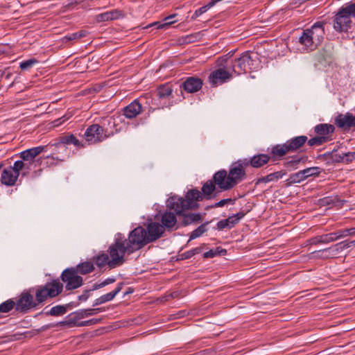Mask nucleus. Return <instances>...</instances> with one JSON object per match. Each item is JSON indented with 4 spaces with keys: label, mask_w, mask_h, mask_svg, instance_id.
Listing matches in <instances>:
<instances>
[{
    "label": "nucleus",
    "mask_w": 355,
    "mask_h": 355,
    "mask_svg": "<svg viewBox=\"0 0 355 355\" xmlns=\"http://www.w3.org/2000/svg\"><path fill=\"white\" fill-rule=\"evenodd\" d=\"M247 159H241L232 163L227 171L221 169L214 173V180L220 191L232 189L246 178Z\"/></svg>",
    "instance_id": "obj_1"
},
{
    "label": "nucleus",
    "mask_w": 355,
    "mask_h": 355,
    "mask_svg": "<svg viewBox=\"0 0 355 355\" xmlns=\"http://www.w3.org/2000/svg\"><path fill=\"white\" fill-rule=\"evenodd\" d=\"M203 200L201 192L197 189L189 190L184 198L172 196L167 200V207L174 210L178 215L189 209H195L198 207V202Z\"/></svg>",
    "instance_id": "obj_2"
},
{
    "label": "nucleus",
    "mask_w": 355,
    "mask_h": 355,
    "mask_svg": "<svg viewBox=\"0 0 355 355\" xmlns=\"http://www.w3.org/2000/svg\"><path fill=\"white\" fill-rule=\"evenodd\" d=\"M355 24V3L340 7L334 17L333 27L337 32H347Z\"/></svg>",
    "instance_id": "obj_3"
},
{
    "label": "nucleus",
    "mask_w": 355,
    "mask_h": 355,
    "mask_svg": "<svg viewBox=\"0 0 355 355\" xmlns=\"http://www.w3.org/2000/svg\"><path fill=\"white\" fill-rule=\"evenodd\" d=\"M33 295L37 306L43 304L48 299H52L59 295L63 290V284L58 279L46 282L44 285L30 288Z\"/></svg>",
    "instance_id": "obj_4"
},
{
    "label": "nucleus",
    "mask_w": 355,
    "mask_h": 355,
    "mask_svg": "<svg viewBox=\"0 0 355 355\" xmlns=\"http://www.w3.org/2000/svg\"><path fill=\"white\" fill-rule=\"evenodd\" d=\"M227 60L231 62V69L234 74L241 75L256 69L257 55L250 51H245L239 58H233L227 54Z\"/></svg>",
    "instance_id": "obj_5"
},
{
    "label": "nucleus",
    "mask_w": 355,
    "mask_h": 355,
    "mask_svg": "<svg viewBox=\"0 0 355 355\" xmlns=\"http://www.w3.org/2000/svg\"><path fill=\"white\" fill-rule=\"evenodd\" d=\"M216 67L208 76V80L212 86L222 85L232 78L234 73L231 69V62L227 60L225 55L217 59Z\"/></svg>",
    "instance_id": "obj_6"
},
{
    "label": "nucleus",
    "mask_w": 355,
    "mask_h": 355,
    "mask_svg": "<svg viewBox=\"0 0 355 355\" xmlns=\"http://www.w3.org/2000/svg\"><path fill=\"white\" fill-rule=\"evenodd\" d=\"M127 248L128 245L125 243V239L122 237L121 234H118L114 243L109 246L107 250L110 258V268H114L122 265L125 261V254H130L132 253L131 250H128Z\"/></svg>",
    "instance_id": "obj_7"
},
{
    "label": "nucleus",
    "mask_w": 355,
    "mask_h": 355,
    "mask_svg": "<svg viewBox=\"0 0 355 355\" xmlns=\"http://www.w3.org/2000/svg\"><path fill=\"white\" fill-rule=\"evenodd\" d=\"M146 239V229L140 226L137 227L132 230L129 233L128 238L125 239L127 248L133 253L149 243Z\"/></svg>",
    "instance_id": "obj_8"
},
{
    "label": "nucleus",
    "mask_w": 355,
    "mask_h": 355,
    "mask_svg": "<svg viewBox=\"0 0 355 355\" xmlns=\"http://www.w3.org/2000/svg\"><path fill=\"white\" fill-rule=\"evenodd\" d=\"M16 311L27 313L37 307L31 288L24 290L15 300Z\"/></svg>",
    "instance_id": "obj_9"
},
{
    "label": "nucleus",
    "mask_w": 355,
    "mask_h": 355,
    "mask_svg": "<svg viewBox=\"0 0 355 355\" xmlns=\"http://www.w3.org/2000/svg\"><path fill=\"white\" fill-rule=\"evenodd\" d=\"M60 278L64 284L67 291H72L80 287L83 284V279L72 267L66 268L61 274Z\"/></svg>",
    "instance_id": "obj_10"
},
{
    "label": "nucleus",
    "mask_w": 355,
    "mask_h": 355,
    "mask_svg": "<svg viewBox=\"0 0 355 355\" xmlns=\"http://www.w3.org/2000/svg\"><path fill=\"white\" fill-rule=\"evenodd\" d=\"M21 166V164L15 162L12 166L4 168L1 172V183L6 186L15 185L20 175L17 169L20 168Z\"/></svg>",
    "instance_id": "obj_11"
},
{
    "label": "nucleus",
    "mask_w": 355,
    "mask_h": 355,
    "mask_svg": "<svg viewBox=\"0 0 355 355\" xmlns=\"http://www.w3.org/2000/svg\"><path fill=\"white\" fill-rule=\"evenodd\" d=\"M84 138L89 144H97L106 139L98 123L92 124L86 129Z\"/></svg>",
    "instance_id": "obj_12"
},
{
    "label": "nucleus",
    "mask_w": 355,
    "mask_h": 355,
    "mask_svg": "<svg viewBox=\"0 0 355 355\" xmlns=\"http://www.w3.org/2000/svg\"><path fill=\"white\" fill-rule=\"evenodd\" d=\"M324 24L321 21L315 23L311 28L305 29L311 36L316 48L322 42L324 36Z\"/></svg>",
    "instance_id": "obj_13"
},
{
    "label": "nucleus",
    "mask_w": 355,
    "mask_h": 355,
    "mask_svg": "<svg viewBox=\"0 0 355 355\" xmlns=\"http://www.w3.org/2000/svg\"><path fill=\"white\" fill-rule=\"evenodd\" d=\"M102 130L105 137L107 138L110 137L118 131L116 128V120L112 116H106L101 118L98 123Z\"/></svg>",
    "instance_id": "obj_14"
},
{
    "label": "nucleus",
    "mask_w": 355,
    "mask_h": 355,
    "mask_svg": "<svg viewBox=\"0 0 355 355\" xmlns=\"http://www.w3.org/2000/svg\"><path fill=\"white\" fill-rule=\"evenodd\" d=\"M146 237L148 241L152 243L159 239L164 232V227L158 223H150L146 228Z\"/></svg>",
    "instance_id": "obj_15"
},
{
    "label": "nucleus",
    "mask_w": 355,
    "mask_h": 355,
    "mask_svg": "<svg viewBox=\"0 0 355 355\" xmlns=\"http://www.w3.org/2000/svg\"><path fill=\"white\" fill-rule=\"evenodd\" d=\"M73 144L78 148L84 147V145L73 134L67 135L62 136L60 138V141L58 144H55V147L60 150L67 152L68 149L66 145Z\"/></svg>",
    "instance_id": "obj_16"
},
{
    "label": "nucleus",
    "mask_w": 355,
    "mask_h": 355,
    "mask_svg": "<svg viewBox=\"0 0 355 355\" xmlns=\"http://www.w3.org/2000/svg\"><path fill=\"white\" fill-rule=\"evenodd\" d=\"M216 187L218 188V184L214 180V175L212 179L208 180L202 184V187L201 188V196L203 200L214 199L216 196V193H215Z\"/></svg>",
    "instance_id": "obj_17"
},
{
    "label": "nucleus",
    "mask_w": 355,
    "mask_h": 355,
    "mask_svg": "<svg viewBox=\"0 0 355 355\" xmlns=\"http://www.w3.org/2000/svg\"><path fill=\"white\" fill-rule=\"evenodd\" d=\"M334 124L343 130H349L352 128V114H338L334 119Z\"/></svg>",
    "instance_id": "obj_18"
},
{
    "label": "nucleus",
    "mask_w": 355,
    "mask_h": 355,
    "mask_svg": "<svg viewBox=\"0 0 355 355\" xmlns=\"http://www.w3.org/2000/svg\"><path fill=\"white\" fill-rule=\"evenodd\" d=\"M46 148V146H40L25 150L19 153V157L24 162H32L37 155L45 151Z\"/></svg>",
    "instance_id": "obj_19"
},
{
    "label": "nucleus",
    "mask_w": 355,
    "mask_h": 355,
    "mask_svg": "<svg viewBox=\"0 0 355 355\" xmlns=\"http://www.w3.org/2000/svg\"><path fill=\"white\" fill-rule=\"evenodd\" d=\"M202 80L197 77H188L182 83L183 89L188 93H194L202 88Z\"/></svg>",
    "instance_id": "obj_20"
},
{
    "label": "nucleus",
    "mask_w": 355,
    "mask_h": 355,
    "mask_svg": "<svg viewBox=\"0 0 355 355\" xmlns=\"http://www.w3.org/2000/svg\"><path fill=\"white\" fill-rule=\"evenodd\" d=\"M307 141V137L304 135L294 137L286 141L291 153L301 149Z\"/></svg>",
    "instance_id": "obj_21"
},
{
    "label": "nucleus",
    "mask_w": 355,
    "mask_h": 355,
    "mask_svg": "<svg viewBox=\"0 0 355 355\" xmlns=\"http://www.w3.org/2000/svg\"><path fill=\"white\" fill-rule=\"evenodd\" d=\"M270 159V156L267 154L255 155L250 159H247L248 167L260 168L266 164Z\"/></svg>",
    "instance_id": "obj_22"
},
{
    "label": "nucleus",
    "mask_w": 355,
    "mask_h": 355,
    "mask_svg": "<svg viewBox=\"0 0 355 355\" xmlns=\"http://www.w3.org/2000/svg\"><path fill=\"white\" fill-rule=\"evenodd\" d=\"M141 105L137 100H135L123 109V115L128 119L135 118L141 111Z\"/></svg>",
    "instance_id": "obj_23"
},
{
    "label": "nucleus",
    "mask_w": 355,
    "mask_h": 355,
    "mask_svg": "<svg viewBox=\"0 0 355 355\" xmlns=\"http://www.w3.org/2000/svg\"><path fill=\"white\" fill-rule=\"evenodd\" d=\"M314 130L317 135L324 137L327 141H328L331 139V135L334 132L335 128L331 124L322 123L317 125Z\"/></svg>",
    "instance_id": "obj_24"
},
{
    "label": "nucleus",
    "mask_w": 355,
    "mask_h": 355,
    "mask_svg": "<svg viewBox=\"0 0 355 355\" xmlns=\"http://www.w3.org/2000/svg\"><path fill=\"white\" fill-rule=\"evenodd\" d=\"M336 241V237L334 232H331L326 234H322L313 237L309 240V244L311 245H318V244H327Z\"/></svg>",
    "instance_id": "obj_25"
},
{
    "label": "nucleus",
    "mask_w": 355,
    "mask_h": 355,
    "mask_svg": "<svg viewBox=\"0 0 355 355\" xmlns=\"http://www.w3.org/2000/svg\"><path fill=\"white\" fill-rule=\"evenodd\" d=\"M286 174L285 171L281 170L266 176L261 177L255 180V185H259L261 183H268L270 182H277L279 179L282 178Z\"/></svg>",
    "instance_id": "obj_26"
},
{
    "label": "nucleus",
    "mask_w": 355,
    "mask_h": 355,
    "mask_svg": "<svg viewBox=\"0 0 355 355\" xmlns=\"http://www.w3.org/2000/svg\"><path fill=\"white\" fill-rule=\"evenodd\" d=\"M173 86L166 83L159 86L156 91V95L159 101L168 99L173 94Z\"/></svg>",
    "instance_id": "obj_27"
},
{
    "label": "nucleus",
    "mask_w": 355,
    "mask_h": 355,
    "mask_svg": "<svg viewBox=\"0 0 355 355\" xmlns=\"http://www.w3.org/2000/svg\"><path fill=\"white\" fill-rule=\"evenodd\" d=\"M290 150L286 144H277L272 147L270 154L274 159H279L288 153H290Z\"/></svg>",
    "instance_id": "obj_28"
},
{
    "label": "nucleus",
    "mask_w": 355,
    "mask_h": 355,
    "mask_svg": "<svg viewBox=\"0 0 355 355\" xmlns=\"http://www.w3.org/2000/svg\"><path fill=\"white\" fill-rule=\"evenodd\" d=\"M175 215L178 214L171 211H166L162 214L161 221L164 228L170 229L175 225L177 223Z\"/></svg>",
    "instance_id": "obj_29"
},
{
    "label": "nucleus",
    "mask_w": 355,
    "mask_h": 355,
    "mask_svg": "<svg viewBox=\"0 0 355 355\" xmlns=\"http://www.w3.org/2000/svg\"><path fill=\"white\" fill-rule=\"evenodd\" d=\"M299 42L303 46L304 49L307 51H313L317 49L313 41L311 40V36L306 30L303 31L302 35L299 38Z\"/></svg>",
    "instance_id": "obj_30"
},
{
    "label": "nucleus",
    "mask_w": 355,
    "mask_h": 355,
    "mask_svg": "<svg viewBox=\"0 0 355 355\" xmlns=\"http://www.w3.org/2000/svg\"><path fill=\"white\" fill-rule=\"evenodd\" d=\"M78 275H87L94 270V264L92 261L80 263L75 267H72Z\"/></svg>",
    "instance_id": "obj_31"
},
{
    "label": "nucleus",
    "mask_w": 355,
    "mask_h": 355,
    "mask_svg": "<svg viewBox=\"0 0 355 355\" xmlns=\"http://www.w3.org/2000/svg\"><path fill=\"white\" fill-rule=\"evenodd\" d=\"M93 262L97 266L98 268H102L107 265L110 268V258L109 254L103 252L96 257L92 258Z\"/></svg>",
    "instance_id": "obj_32"
},
{
    "label": "nucleus",
    "mask_w": 355,
    "mask_h": 355,
    "mask_svg": "<svg viewBox=\"0 0 355 355\" xmlns=\"http://www.w3.org/2000/svg\"><path fill=\"white\" fill-rule=\"evenodd\" d=\"M334 248H335V245H334L329 248L316 251L315 252L317 254V257H318L320 258H322V259L331 258V257H334L338 255L340 252H337L336 250H335Z\"/></svg>",
    "instance_id": "obj_33"
},
{
    "label": "nucleus",
    "mask_w": 355,
    "mask_h": 355,
    "mask_svg": "<svg viewBox=\"0 0 355 355\" xmlns=\"http://www.w3.org/2000/svg\"><path fill=\"white\" fill-rule=\"evenodd\" d=\"M105 311V309L103 307L82 309L77 312V315L78 318H85Z\"/></svg>",
    "instance_id": "obj_34"
},
{
    "label": "nucleus",
    "mask_w": 355,
    "mask_h": 355,
    "mask_svg": "<svg viewBox=\"0 0 355 355\" xmlns=\"http://www.w3.org/2000/svg\"><path fill=\"white\" fill-rule=\"evenodd\" d=\"M123 285H124L123 282H121V283L118 284L117 286L114 288V290H113L112 291H111L107 294H105V295L101 296V301H103V303H105L107 302H110V301L112 300L115 297V296L121 291Z\"/></svg>",
    "instance_id": "obj_35"
},
{
    "label": "nucleus",
    "mask_w": 355,
    "mask_h": 355,
    "mask_svg": "<svg viewBox=\"0 0 355 355\" xmlns=\"http://www.w3.org/2000/svg\"><path fill=\"white\" fill-rule=\"evenodd\" d=\"M227 254V250L221 247H217L211 249L203 254L205 259L213 258L216 256H223Z\"/></svg>",
    "instance_id": "obj_36"
},
{
    "label": "nucleus",
    "mask_w": 355,
    "mask_h": 355,
    "mask_svg": "<svg viewBox=\"0 0 355 355\" xmlns=\"http://www.w3.org/2000/svg\"><path fill=\"white\" fill-rule=\"evenodd\" d=\"M202 220L201 215L198 213H189L184 214L183 218V223L184 225H188L192 223L199 222Z\"/></svg>",
    "instance_id": "obj_37"
},
{
    "label": "nucleus",
    "mask_w": 355,
    "mask_h": 355,
    "mask_svg": "<svg viewBox=\"0 0 355 355\" xmlns=\"http://www.w3.org/2000/svg\"><path fill=\"white\" fill-rule=\"evenodd\" d=\"M14 308L16 309L15 301L12 299L7 300L0 304V313H7Z\"/></svg>",
    "instance_id": "obj_38"
},
{
    "label": "nucleus",
    "mask_w": 355,
    "mask_h": 355,
    "mask_svg": "<svg viewBox=\"0 0 355 355\" xmlns=\"http://www.w3.org/2000/svg\"><path fill=\"white\" fill-rule=\"evenodd\" d=\"M305 180L304 173L302 171H300L290 175L289 178L287 180L288 185H291L296 183H300Z\"/></svg>",
    "instance_id": "obj_39"
},
{
    "label": "nucleus",
    "mask_w": 355,
    "mask_h": 355,
    "mask_svg": "<svg viewBox=\"0 0 355 355\" xmlns=\"http://www.w3.org/2000/svg\"><path fill=\"white\" fill-rule=\"evenodd\" d=\"M335 234L336 237V241L345 238L347 236H354L355 227L339 230L335 232Z\"/></svg>",
    "instance_id": "obj_40"
},
{
    "label": "nucleus",
    "mask_w": 355,
    "mask_h": 355,
    "mask_svg": "<svg viewBox=\"0 0 355 355\" xmlns=\"http://www.w3.org/2000/svg\"><path fill=\"white\" fill-rule=\"evenodd\" d=\"M302 171L304 173L305 180L310 177H317L321 173V168L317 166L306 168Z\"/></svg>",
    "instance_id": "obj_41"
},
{
    "label": "nucleus",
    "mask_w": 355,
    "mask_h": 355,
    "mask_svg": "<svg viewBox=\"0 0 355 355\" xmlns=\"http://www.w3.org/2000/svg\"><path fill=\"white\" fill-rule=\"evenodd\" d=\"M67 312V308L62 305H57L52 307L49 311L46 312V315L52 316H60L64 315Z\"/></svg>",
    "instance_id": "obj_42"
},
{
    "label": "nucleus",
    "mask_w": 355,
    "mask_h": 355,
    "mask_svg": "<svg viewBox=\"0 0 355 355\" xmlns=\"http://www.w3.org/2000/svg\"><path fill=\"white\" fill-rule=\"evenodd\" d=\"M352 246H355V239L352 241H344L335 244V250L337 252H343V250L348 249Z\"/></svg>",
    "instance_id": "obj_43"
},
{
    "label": "nucleus",
    "mask_w": 355,
    "mask_h": 355,
    "mask_svg": "<svg viewBox=\"0 0 355 355\" xmlns=\"http://www.w3.org/2000/svg\"><path fill=\"white\" fill-rule=\"evenodd\" d=\"M206 225L207 223H203L193 230L190 234L189 242L200 236L203 233H205L207 231Z\"/></svg>",
    "instance_id": "obj_44"
},
{
    "label": "nucleus",
    "mask_w": 355,
    "mask_h": 355,
    "mask_svg": "<svg viewBox=\"0 0 355 355\" xmlns=\"http://www.w3.org/2000/svg\"><path fill=\"white\" fill-rule=\"evenodd\" d=\"M306 142L310 146H318L327 142V139H325L324 137L317 135L316 137H314L309 140L307 139Z\"/></svg>",
    "instance_id": "obj_45"
},
{
    "label": "nucleus",
    "mask_w": 355,
    "mask_h": 355,
    "mask_svg": "<svg viewBox=\"0 0 355 355\" xmlns=\"http://www.w3.org/2000/svg\"><path fill=\"white\" fill-rule=\"evenodd\" d=\"M39 62L35 58H31L27 60L22 61L20 62L19 67L21 70H28L32 68L35 64H37Z\"/></svg>",
    "instance_id": "obj_46"
},
{
    "label": "nucleus",
    "mask_w": 355,
    "mask_h": 355,
    "mask_svg": "<svg viewBox=\"0 0 355 355\" xmlns=\"http://www.w3.org/2000/svg\"><path fill=\"white\" fill-rule=\"evenodd\" d=\"M15 162L22 165L20 168L17 169L19 174L21 173L22 176L26 175L31 169V162H24V160H17Z\"/></svg>",
    "instance_id": "obj_47"
},
{
    "label": "nucleus",
    "mask_w": 355,
    "mask_h": 355,
    "mask_svg": "<svg viewBox=\"0 0 355 355\" xmlns=\"http://www.w3.org/2000/svg\"><path fill=\"white\" fill-rule=\"evenodd\" d=\"M176 15H169L164 19V23L163 24H159L158 22L155 23V25H158L157 28H165L166 27H168L171 24H173L175 21H172V19H173ZM154 25V24H151L150 26Z\"/></svg>",
    "instance_id": "obj_48"
},
{
    "label": "nucleus",
    "mask_w": 355,
    "mask_h": 355,
    "mask_svg": "<svg viewBox=\"0 0 355 355\" xmlns=\"http://www.w3.org/2000/svg\"><path fill=\"white\" fill-rule=\"evenodd\" d=\"M201 251H202V248L197 247V248H193L189 251L185 252L184 253H183L182 254V256L184 259H189V258H191L193 256L200 253Z\"/></svg>",
    "instance_id": "obj_49"
},
{
    "label": "nucleus",
    "mask_w": 355,
    "mask_h": 355,
    "mask_svg": "<svg viewBox=\"0 0 355 355\" xmlns=\"http://www.w3.org/2000/svg\"><path fill=\"white\" fill-rule=\"evenodd\" d=\"M85 34L83 31H79L73 33L69 34L64 37L63 40L66 41L74 40L78 38L85 37Z\"/></svg>",
    "instance_id": "obj_50"
},
{
    "label": "nucleus",
    "mask_w": 355,
    "mask_h": 355,
    "mask_svg": "<svg viewBox=\"0 0 355 355\" xmlns=\"http://www.w3.org/2000/svg\"><path fill=\"white\" fill-rule=\"evenodd\" d=\"M301 159H302L301 158H295L291 160L286 161L284 163V166L286 168H291L293 169H296V168H297L298 164L300 163Z\"/></svg>",
    "instance_id": "obj_51"
},
{
    "label": "nucleus",
    "mask_w": 355,
    "mask_h": 355,
    "mask_svg": "<svg viewBox=\"0 0 355 355\" xmlns=\"http://www.w3.org/2000/svg\"><path fill=\"white\" fill-rule=\"evenodd\" d=\"M80 318H78V315H76V317L69 318L68 320L62 322L61 324L64 325H67L69 327H78V323L80 322L78 321Z\"/></svg>",
    "instance_id": "obj_52"
},
{
    "label": "nucleus",
    "mask_w": 355,
    "mask_h": 355,
    "mask_svg": "<svg viewBox=\"0 0 355 355\" xmlns=\"http://www.w3.org/2000/svg\"><path fill=\"white\" fill-rule=\"evenodd\" d=\"M339 157H340L343 162L348 163L355 159V152L342 153V155H339Z\"/></svg>",
    "instance_id": "obj_53"
},
{
    "label": "nucleus",
    "mask_w": 355,
    "mask_h": 355,
    "mask_svg": "<svg viewBox=\"0 0 355 355\" xmlns=\"http://www.w3.org/2000/svg\"><path fill=\"white\" fill-rule=\"evenodd\" d=\"M115 281H116V279L114 278V277L107 278L103 282H102L101 283H100L98 284H95L94 286L93 290H96V289L103 288V287H104V286H107L108 284H112V283L115 282Z\"/></svg>",
    "instance_id": "obj_54"
},
{
    "label": "nucleus",
    "mask_w": 355,
    "mask_h": 355,
    "mask_svg": "<svg viewBox=\"0 0 355 355\" xmlns=\"http://www.w3.org/2000/svg\"><path fill=\"white\" fill-rule=\"evenodd\" d=\"M100 322V319H91L89 320L85 321H81L78 323V327H85V326H90L92 324H97Z\"/></svg>",
    "instance_id": "obj_55"
},
{
    "label": "nucleus",
    "mask_w": 355,
    "mask_h": 355,
    "mask_svg": "<svg viewBox=\"0 0 355 355\" xmlns=\"http://www.w3.org/2000/svg\"><path fill=\"white\" fill-rule=\"evenodd\" d=\"M228 202L233 203L234 200L232 198L223 199V200H220L219 202L215 203L211 207H223L224 205H225Z\"/></svg>",
    "instance_id": "obj_56"
},
{
    "label": "nucleus",
    "mask_w": 355,
    "mask_h": 355,
    "mask_svg": "<svg viewBox=\"0 0 355 355\" xmlns=\"http://www.w3.org/2000/svg\"><path fill=\"white\" fill-rule=\"evenodd\" d=\"M98 21H106L110 20L109 11L99 14L97 15Z\"/></svg>",
    "instance_id": "obj_57"
},
{
    "label": "nucleus",
    "mask_w": 355,
    "mask_h": 355,
    "mask_svg": "<svg viewBox=\"0 0 355 355\" xmlns=\"http://www.w3.org/2000/svg\"><path fill=\"white\" fill-rule=\"evenodd\" d=\"M228 222H230V221L227 220L226 219L221 220L218 221V223H217L218 229V230H223V229L227 228V227L229 228Z\"/></svg>",
    "instance_id": "obj_58"
},
{
    "label": "nucleus",
    "mask_w": 355,
    "mask_h": 355,
    "mask_svg": "<svg viewBox=\"0 0 355 355\" xmlns=\"http://www.w3.org/2000/svg\"><path fill=\"white\" fill-rule=\"evenodd\" d=\"M196 36L194 35H189L182 38V42L184 43H192L196 41Z\"/></svg>",
    "instance_id": "obj_59"
},
{
    "label": "nucleus",
    "mask_w": 355,
    "mask_h": 355,
    "mask_svg": "<svg viewBox=\"0 0 355 355\" xmlns=\"http://www.w3.org/2000/svg\"><path fill=\"white\" fill-rule=\"evenodd\" d=\"M109 16L110 20L116 19L120 16V12L116 10L109 11Z\"/></svg>",
    "instance_id": "obj_60"
},
{
    "label": "nucleus",
    "mask_w": 355,
    "mask_h": 355,
    "mask_svg": "<svg viewBox=\"0 0 355 355\" xmlns=\"http://www.w3.org/2000/svg\"><path fill=\"white\" fill-rule=\"evenodd\" d=\"M227 220H229L230 222H228V224H229V228H232V227H234L236 223H239V221L237 220V219L235 218V216H231L230 217H228L227 219Z\"/></svg>",
    "instance_id": "obj_61"
},
{
    "label": "nucleus",
    "mask_w": 355,
    "mask_h": 355,
    "mask_svg": "<svg viewBox=\"0 0 355 355\" xmlns=\"http://www.w3.org/2000/svg\"><path fill=\"white\" fill-rule=\"evenodd\" d=\"M89 291H85V293L79 296L80 300H86L88 298Z\"/></svg>",
    "instance_id": "obj_62"
},
{
    "label": "nucleus",
    "mask_w": 355,
    "mask_h": 355,
    "mask_svg": "<svg viewBox=\"0 0 355 355\" xmlns=\"http://www.w3.org/2000/svg\"><path fill=\"white\" fill-rule=\"evenodd\" d=\"M234 216L239 221L244 216V214L243 212H239L234 214Z\"/></svg>",
    "instance_id": "obj_63"
},
{
    "label": "nucleus",
    "mask_w": 355,
    "mask_h": 355,
    "mask_svg": "<svg viewBox=\"0 0 355 355\" xmlns=\"http://www.w3.org/2000/svg\"><path fill=\"white\" fill-rule=\"evenodd\" d=\"M101 304H103V302L101 301V297H100L96 299L93 306H98V305Z\"/></svg>",
    "instance_id": "obj_64"
}]
</instances>
